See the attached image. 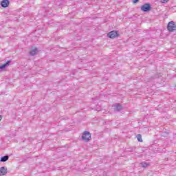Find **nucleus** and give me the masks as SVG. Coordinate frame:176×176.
Segmentation results:
<instances>
[{
  "instance_id": "obj_1",
  "label": "nucleus",
  "mask_w": 176,
  "mask_h": 176,
  "mask_svg": "<svg viewBox=\"0 0 176 176\" xmlns=\"http://www.w3.org/2000/svg\"><path fill=\"white\" fill-rule=\"evenodd\" d=\"M168 30L170 31V32H173V31L176 30V25H175V22L171 21L170 22H169L168 23V26H167Z\"/></svg>"
},
{
  "instance_id": "obj_2",
  "label": "nucleus",
  "mask_w": 176,
  "mask_h": 176,
  "mask_svg": "<svg viewBox=\"0 0 176 176\" xmlns=\"http://www.w3.org/2000/svg\"><path fill=\"white\" fill-rule=\"evenodd\" d=\"M82 140H84V141H90V140H91V134H90V132L89 131H85L82 135Z\"/></svg>"
},
{
  "instance_id": "obj_3",
  "label": "nucleus",
  "mask_w": 176,
  "mask_h": 176,
  "mask_svg": "<svg viewBox=\"0 0 176 176\" xmlns=\"http://www.w3.org/2000/svg\"><path fill=\"white\" fill-rule=\"evenodd\" d=\"M141 10H142V12H149V10H151V4L146 3L142 6Z\"/></svg>"
},
{
  "instance_id": "obj_4",
  "label": "nucleus",
  "mask_w": 176,
  "mask_h": 176,
  "mask_svg": "<svg viewBox=\"0 0 176 176\" xmlns=\"http://www.w3.org/2000/svg\"><path fill=\"white\" fill-rule=\"evenodd\" d=\"M107 36L109 38H116V36H119V34H118V32L116 31H111L110 32L108 33Z\"/></svg>"
},
{
  "instance_id": "obj_5",
  "label": "nucleus",
  "mask_w": 176,
  "mask_h": 176,
  "mask_svg": "<svg viewBox=\"0 0 176 176\" xmlns=\"http://www.w3.org/2000/svg\"><path fill=\"white\" fill-rule=\"evenodd\" d=\"M113 107L114 108V111H116V112H119L120 111H122V109H123V107L119 103L114 104Z\"/></svg>"
},
{
  "instance_id": "obj_6",
  "label": "nucleus",
  "mask_w": 176,
  "mask_h": 176,
  "mask_svg": "<svg viewBox=\"0 0 176 176\" xmlns=\"http://www.w3.org/2000/svg\"><path fill=\"white\" fill-rule=\"evenodd\" d=\"M8 173V168L4 166L0 168V175H6Z\"/></svg>"
},
{
  "instance_id": "obj_7",
  "label": "nucleus",
  "mask_w": 176,
  "mask_h": 176,
  "mask_svg": "<svg viewBox=\"0 0 176 176\" xmlns=\"http://www.w3.org/2000/svg\"><path fill=\"white\" fill-rule=\"evenodd\" d=\"M9 0H3L1 2L2 8H8L9 6Z\"/></svg>"
},
{
  "instance_id": "obj_8",
  "label": "nucleus",
  "mask_w": 176,
  "mask_h": 176,
  "mask_svg": "<svg viewBox=\"0 0 176 176\" xmlns=\"http://www.w3.org/2000/svg\"><path fill=\"white\" fill-rule=\"evenodd\" d=\"M140 166L144 168H146V167H149V166H151V164L148 162H142L140 164Z\"/></svg>"
},
{
  "instance_id": "obj_9",
  "label": "nucleus",
  "mask_w": 176,
  "mask_h": 176,
  "mask_svg": "<svg viewBox=\"0 0 176 176\" xmlns=\"http://www.w3.org/2000/svg\"><path fill=\"white\" fill-rule=\"evenodd\" d=\"M30 56H35L38 54V48L35 47L30 52Z\"/></svg>"
},
{
  "instance_id": "obj_10",
  "label": "nucleus",
  "mask_w": 176,
  "mask_h": 176,
  "mask_svg": "<svg viewBox=\"0 0 176 176\" xmlns=\"http://www.w3.org/2000/svg\"><path fill=\"white\" fill-rule=\"evenodd\" d=\"M10 64V60L7 61L3 65H0V69H3L4 68H6Z\"/></svg>"
},
{
  "instance_id": "obj_11",
  "label": "nucleus",
  "mask_w": 176,
  "mask_h": 176,
  "mask_svg": "<svg viewBox=\"0 0 176 176\" xmlns=\"http://www.w3.org/2000/svg\"><path fill=\"white\" fill-rule=\"evenodd\" d=\"M8 160H9V157L8 155H5L1 157L0 162H8Z\"/></svg>"
},
{
  "instance_id": "obj_12",
  "label": "nucleus",
  "mask_w": 176,
  "mask_h": 176,
  "mask_svg": "<svg viewBox=\"0 0 176 176\" xmlns=\"http://www.w3.org/2000/svg\"><path fill=\"white\" fill-rule=\"evenodd\" d=\"M136 138L138 141H139V142H142V136L141 135V134L137 135Z\"/></svg>"
},
{
  "instance_id": "obj_13",
  "label": "nucleus",
  "mask_w": 176,
  "mask_h": 176,
  "mask_svg": "<svg viewBox=\"0 0 176 176\" xmlns=\"http://www.w3.org/2000/svg\"><path fill=\"white\" fill-rule=\"evenodd\" d=\"M161 1L162 2V3H167V2H168V0H161Z\"/></svg>"
},
{
  "instance_id": "obj_14",
  "label": "nucleus",
  "mask_w": 176,
  "mask_h": 176,
  "mask_svg": "<svg viewBox=\"0 0 176 176\" xmlns=\"http://www.w3.org/2000/svg\"><path fill=\"white\" fill-rule=\"evenodd\" d=\"M138 2V0H133V3H137Z\"/></svg>"
},
{
  "instance_id": "obj_15",
  "label": "nucleus",
  "mask_w": 176,
  "mask_h": 176,
  "mask_svg": "<svg viewBox=\"0 0 176 176\" xmlns=\"http://www.w3.org/2000/svg\"><path fill=\"white\" fill-rule=\"evenodd\" d=\"M2 120V116L0 115V121Z\"/></svg>"
}]
</instances>
